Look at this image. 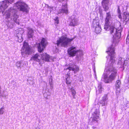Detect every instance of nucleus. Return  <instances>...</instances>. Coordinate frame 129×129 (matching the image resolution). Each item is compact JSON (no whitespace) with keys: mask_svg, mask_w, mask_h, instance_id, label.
Wrapping results in <instances>:
<instances>
[{"mask_svg":"<svg viewBox=\"0 0 129 129\" xmlns=\"http://www.w3.org/2000/svg\"><path fill=\"white\" fill-rule=\"evenodd\" d=\"M93 25L94 27H95V32L96 34H99L101 32V29L99 25V20L94 19L93 22Z\"/></svg>","mask_w":129,"mask_h":129,"instance_id":"1a4fd4ad","label":"nucleus"},{"mask_svg":"<svg viewBox=\"0 0 129 129\" xmlns=\"http://www.w3.org/2000/svg\"><path fill=\"white\" fill-rule=\"evenodd\" d=\"M47 43V40L45 38H43L42 40L41 43L39 44L38 46L39 52H42L44 48H45Z\"/></svg>","mask_w":129,"mask_h":129,"instance_id":"6e6552de","label":"nucleus"},{"mask_svg":"<svg viewBox=\"0 0 129 129\" xmlns=\"http://www.w3.org/2000/svg\"><path fill=\"white\" fill-rule=\"evenodd\" d=\"M114 47V44L113 43L108 48V51H107L110 56V62L111 63L109 65L105 70L106 75L103 79V80L106 83L111 82L115 79L117 76V70L113 66V63L115 61Z\"/></svg>","mask_w":129,"mask_h":129,"instance_id":"f257e3e1","label":"nucleus"},{"mask_svg":"<svg viewBox=\"0 0 129 129\" xmlns=\"http://www.w3.org/2000/svg\"><path fill=\"white\" fill-rule=\"evenodd\" d=\"M5 112V109L4 107H2L0 108V114H3Z\"/></svg>","mask_w":129,"mask_h":129,"instance_id":"c85d7f7f","label":"nucleus"},{"mask_svg":"<svg viewBox=\"0 0 129 129\" xmlns=\"http://www.w3.org/2000/svg\"><path fill=\"white\" fill-rule=\"evenodd\" d=\"M108 99L107 96V95L105 94L103 97L102 100L104 101L107 102V100Z\"/></svg>","mask_w":129,"mask_h":129,"instance_id":"bb28decb","label":"nucleus"},{"mask_svg":"<svg viewBox=\"0 0 129 129\" xmlns=\"http://www.w3.org/2000/svg\"><path fill=\"white\" fill-rule=\"evenodd\" d=\"M70 73L69 72L67 74V75L69 77L70 76Z\"/></svg>","mask_w":129,"mask_h":129,"instance_id":"a19ab883","label":"nucleus"},{"mask_svg":"<svg viewBox=\"0 0 129 129\" xmlns=\"http://www.w3.org/2000/svg\"><path fill=\"white\" fill-rule=\"evenodd\" d=\"M78 20L76 18L72 17L71 21L69 24L70 26H74L77 25L78 23Z\"/></svg>","mask_w":129,"mask_h":129,"instance_id":"dca6fc26","label":"nucleus"},{"mask_svg":"<svg viewBox=\"0 0 129 129\" xmlns=\"http://www.w3.org/2000/svg\"><path fill=\"white\" fill-rule=\"evenodd\" d=\"M126 43H129V33L128 34V35L126 39Z\"/></svg>","mask_w":129,"mask_h":129,"instance_id":"e433bc0d","label":"nucleus"},{"mask_svg":"<svg viewBox=\"0 0 129 129\" xmlns=\"http://www.w3.org/2000/svg\"><path fill=\"white\" fill-rule=\"evenodd\" d=\"M31 60L37 61L41 65L44 63L43 59H41V56L38 54H36L31 57Z\"/></svg>","mask_w":129,"mask_h":129,"instance_id":"9d476101","label":"nucleus"},{"mask_svg":"<svg viewBox=\"0 0 129 129\" xmlns=\"http://www.w3.org/2000/svg\"><path fill=\"white\" fill-rule=\"evenodd\" d=\"M128 123H129V122H128Z\"/></svg>","mask_w":129,"mask_h":129,"instance_id":"09e8293b","label":"nucleus"},{"mask_svg":"<svg viewBox=\"0 0 129 129\" xmlns=\"http://www.w3.org/2000/svg\"><path fill=\"white\" fill-rule=\"evenodd\" d=\"M109 26L108 29L106 30H109L110 33L113 36V37L116 40L120 38L121 37V30H118L117 31V29L115 27L114 25H109Z\"/></svg>","mask_w":129,"mask_h":129,"instance_id":"20e7f679","label":"nucleus"},{"mask_svg":"<svg viewBox=\"0 0 129 129\" xmlns=\"http://www.w3.org/2000/svg\"><path fill=\"white\" fill-rule=\"evenodd\" d=\"M98 88L99 92L100 93H101L103 89L102 88L101 86L100 85L99 86Z\"/></svg>","mask_w":129,"mask_h":129,"instance_id":"c756f323","label":"nucleus"},{"mask_svg":"<svg viewBox=\"0 0 129 129\" xmlns=\"http://www.w3.org/2000/svg\"><path fill=\"white\" fill-rule=\"evenodd\" d=\"M47 7L49 9H50V12L51 11L53 10V7H50L48 5H47Z\"/></svg>","mask_w":129,"mask_h":129,"instance_id":"c9c22d12","label":"nucleus"},{"mask_svg":"<svg viewBox=\"0 0 129 129\" xmlns=\"http://www.w3.org/2000/svg\"><path fill=\"white\" fill-rule=\"evenodd\" d=\"M41 59H43L44 63V61H49L50 58L49 55L46 53H43L41 55Z\"/></svg>","mask_w":129,"mask_h":129,"instance_id":"2eb2a0df","label":"nucleus"},{"mask_svg":"<svg viewBox=\"0 0 129 129\" xmlns=\"http://www.w3.org/2000/svg\"><path fill=\"white\" fill-rule=\"evenodd\" d=\"M24 33V30L21 28L17 29L15 31V36L17 38L18 41L19 42L23 41L22 35Z\"/></svg>","mask_w":129,"mask_h":129,"instance_id":"0eeeda50","label":"nucleus"},{"mask_svg":"<svg viewBox=\"0 0 129 129\" xmlns=\"http://www.w3.org/2000/svg\"><path fill=\"white\" fill-rule=\"evenodd\" d=\"M23 47L25 49L26 48L29 47V46H28L27 43L25 42L24 43Z\"/></svg>","mask_w":129,"mask_h":129,"instance_id":"473e14b6","label":"nucleus"},{"mask_svg":"<svg viewBox=\"0 0 129 129\" xmlns=\"http://www.w3.org/2000/svg\"><path fill=\"white\" fill-rule=\"evenodd\" d=\"M69 78H68V77H67L66 79V83L67 84H70L71 83V81L69 80L68 79Z\"/></svg>","mask_w":129,"mask_h":129,"instance_id":"f704fd0d","label":"nucleus"},{"mask_svg":"<svg viewBox=\"0 0 129 129\" xmlns=\"http://www.w3.org/2000/svg\"><path fill=\"white\" fill-rule=\"evenodd\" d=\"M55 21V24L56 25V24H58L59 23L58 18L56 17V19H54Z\"/></svg>","mask_w":129,"mask_h":129,"instance_id":"2f4dec72","label":"nucleus"},{"mask_svg":"<svg viewBox=\"0 0 129 129\" xmlns=\"http://www.w3.org/2000/svg\"><path fill=\"white\" fill-rule=\"evenodd\" d=\"M129 63V58H127L125 60H124V63H123V66L124 65L126 66L127 64Z\"/></svg>","mask_w":129,"mask_h":129,"instance_id":"5701e85b","label":"nucleus"},{"mask_svg":"<svg viewBox=\"0 0 129 129\" xmlns=\"http://www.w3.org/2000/svg\"><path fill=\"white\" fill-rule=\"evenodd\" d=\"M118 13H120V9L119 7H118Z\"/></svg>","mask_w":129,"mask_h":129,"instance_id":"ea45409f","label":"nucleus"},{"mask_svg":"<svg viewBox=\"0 0 129 129\" xmlns=\"http://www.w3.org/2000/svg\"><path fill=\"white\" fill-rule=\"evenodd\" d=\"M68 52L70 56L73 57L75 55L78 51L76 50L75 47L72 46L68 49Z\"/></svg>","mask_w":129,"mask_h":129,"instance_id":"9b49d317","label":"nucleus"},{"mask_svg":"<svg viewBox=\"0 0 129 129\" xmlns=\"http://www.w3.org/2000/svg\"><path fill=\"white\" fill-rule=\"evenodd\" d=\"M22 61H21L17 62L16 64V66H17V68H21V63Z\"/></svg>","mask_w":129,"mask_h":129,"instance_id":"b1692460","label":"nucleus"},{"mask_svg":"<svg viewBox=\"0 0 129 129\" xmlns=\"http://www.w3.org/2000/svg\"><path fill=\"white\" fill-rule=\"evenodd\" d=\"M7 96V95H3V96H4V97H6V96Z\"/></svg>","mask_w":129,"mask_h":129,"instance_id":"a18cd8bd","label":"nucleus"},{"mask_svg":"<svg viewBox=\"0 0 129 129\" xmlns=\"http://www.w3.org/2000/svg\"><path fill=\"white\" fill-rule=\"evenodd\" d=\"M123 19L125 21L127 22L129 20V14L128 13L126 12L123 13Z\"/></svg>","mask_w":129,"mask_h":129,"instance_id":"412c9836","label":"nucleus"},{"mask_svg":"<svg viewBox=\"0 0 129 129\" xmlns=\"http://www.w3.org/2000/svg\"><path fill=\"white\" fill-rule=\"evenodd\" d=\"M16 10L14 8H11L9 9L8 11H7L5 13L6 18H11V16H13V20L17 24H19V20L17 18H18V16L16 13Z\"/></svg>","mask_w":129,"mask_h":129,"instance_id":"f03ea898","label":"nucleus"},{"mask_svg":"<svg viewBox=\"0 0 129 129\" xmlns=\"http://www.w3.org/2000/svg\"><path fill=\"white\" fill-rule=\"evenodd\" d=\"M79 54L81 55L82 54V52H79Z\"/></svg>","mask_w":129,"mask_h":129,"instance_id":"c03bdc74","label":"nucleus"},{"mask_svg":"<svg viewBox=\"0 0 129 129\" xmlns=\"http://www.w3.org/2000/svg\"><path fill=\"white\" fill-rule=\"evenodd\" d=\"M121 84V82L119 80L117 81L116 83V87H119Z\"/></svg>","mask_w":129,"mask_h":129,"instance_id":"a878e982","label":"nucleus"},{"mask_svg":"<svg viewBox=\"0 0 129 129\" xmlns=\"http://www.w3.org/2000/svg\"><path fill=\"white\" fill-rule=\"evenodd\" d=\"M36 129H40V128L38 127V128H36Z\"/></svg>","mask_w":129,"mask_h":129,"instance_id":"de8ad7c7","label":"nucleus"},{"mask_svg":"<svg viewBox=\"0 0 129 129\" xmlns=\"http://www.w3.org/2000/svg\"><path fill=\"white\" fill-rule=\"evenodd\" d=\"M121 16L120 15L119 16V18H121Z\"/></svg>","mask_w":129,"mask_h":129,"instance_id":"49530a36","label":"nucleus"},{"mask_svg":"<svg viewBox=\"0 0 129 129\" xmlns=\"http://www.w3.org/2000/svg\"><path fill=\"white\" fill-rule=\"evenodd\" d=\"M74 39H69L67 38V36H63L60 38L59 40H57L56 44L58 46H67L69 42L72 41Z\"/></svg>","mask_w":129,"mask_h":129,"instance_id":"7ed1b4c3","label":"nucleus"},{"mask_svg":"<svg viewBox=\"0 0 129 129\" xmlns=\"http://www.w3.org/2000/svg\"><path fill=\"white\" fill-rule=\"evenodd\" d=\"M9 4L5 0L0 2V9L3 13L4 11L8 7Z\"/></svg>","mask_w":129,"mask_h":129,"instance_id":"f8f14e48","label":"nucleus"},{"mask_svg":"<svg viewBox=\"0 0 129 129\" xmlns=\"http://www.w3.org/2000/svg\"><path fill=\"white\" fill-rule=\"evenodd\" d=\"M100 103L102 105V106H103L106 105L107 104V102L101 100L100 101Z\"/></svg>","mask_w":129,"mask_h":129,"instance_id":"393cba45","label":"nucleus"},{"mask_svg":"<svg viewBox=\"0 0 129 129\" xmlns=\"http://www.w3.org/2000/svg\"><path fill=\"white\" fill-rule=\"evenodd\" d=\"M15 6L20 11L27 12L28 11V6L25 3L18 2L15 4Z\"/></svg>","mask_w":129,"mask_h":129,"instance_id":"39448f33","label":"nucleus"},{"mask_svg":"<svg viewBox=\"0 0 129 129\" xmlns=\"http://www.w3.org/2000/svg\"><path fill=\"white\" fill-rule=\"evenodd\" d=\"M124 59L123 58L120 57L119 58L118 62V64H121V66H123V63H124Z\"/></svg>","mask_w":129,"mask_h":129,"instance_id":"4be33fe9","label":"nucleus"},{"mask_svg":"<svg viewBox=\"0 0 129 129\" xmlns=\"http://www.w3.org/2000/svg\"><path fill=\"white\" fill-rule=\"evenodd\" d=\"M112 17L111 14V12H109L106 13V15L105 20V24L104 25V28L106 30H107L109 27V25L110 22Z\"/></svg>","mask_w":129,"mask_h":129,"instance_id":"423d86ee","label":"nucleus"},{"mask_svg":"<svg viewBox=\"0 0 129 129\" xmlns=\"http://www.w3.org/2000/svg\"><path fill=\"white\" fill-rule=\"evenodd\" d=\"M37 23H38V25H40L41 23L39 22V21H38L37 22Z\"/></svg>","mask_w":129,"mask_h":129,"instance_id":"79ce46f5","label":"nucleus"},{"mask_svg":"<svg viewBox=\"0 0 129 129\" xmlns=\"http://www.w3.org/2000/svg\"><path fill=\"white\" fill-rule=\"evenodd\" d=\"M99 112L98 110H96L93 114V118L92 121H97V119L99 117Z\"/></svg>","mask_w":129,"mask_h":129,"instance_id":"a211bd4d","label":"nucleus"},{"mask_svg":"<svg viewBox=\"0 0 129 129\" xmlns=\"http://www.w3.org/2000/svg\"><path fill=\"white\" fill-rule=\"evenodd\" d=\"M27 29L28 30L27 34L28 37L29 38H32L34 33V31L33 29L29 27L27 28Z\"/></svg>","mask_w":129,"mask_h":129,"instance_id":"aec40b11","label":"nucleus"},{"mask_svg":"<svg viewBox=\"0 0 129 129\" xmlns=\"http://www.w3.org/2000/svg\"><path fill=\"white\" fill-rule=\"evenodd\" d=\"M24 52H22V55L24 54V53L25 54H27L29 55L31 54L32 52V49L30 48L29 47L26 48L24 49Z\"/></svg>","mask_w":129,"mask_h":129,"instance_id":"6ab92c4d","label":"nucleus"},{"mask_svg":"<svg viewBox=\"0 0 129 129\" xmlns=\"http://www.w3.org/2000/svg\"><path fill=\"white\" fill-rule=\"evenodd\" d=\"M69 69V71H74L75 73L78 71L79 70V68L76 65L71 63L70 64L69 67L67 68L66 70Z\"/></svg>","mask_w":129,"mask_h":129,"instance_id":"ddd939ff","label":"nucleus"},{"mask_svg":"<svg viewBox=\"0 0 129 129\" xmlns=\"http://www.w3.org/2000/svg\"><path fill=\"white\" fill-rule=\"evenodd\" d=\"M49 82H52V79L51 76L49 78Z\"/></svg>","mask_w":129,"mask_h":129,"instance_id":"58836bf2","label":"nucleus"},{"mask_svg":"<svg viewBox=\"0 0 129 129\" xmlns=\"http://www.w3.org/2000/svg\"><path fill=\"white\" fill-rule=\"evenodd\" d=\"M57 1L59 2H61L62 1H63V0H57Z\"/></svg>","mask_w":129,"mask_h":129,"instance_id":"37998d69","label":"nucleus"},{"mask_svg":"<svg viewBox=\"0 0 129 129\" xmlns=\"http://www.w3.org/2000/svg\"><path fill=\"white\" fill-rule=\"evenodd\" d=\"M68 12V11L67 4H65L64 5H62V8L59 10L58 13L59 14L64 13L67 14Z\"/></svg>","mask_w":129,"mask_h":129,"instance_id":"f3484780","label":"nucleus"},{"mask_svg":"<svg viewBox=\"0 0 129 129\" xmlns=\"http://www.w3.org/2000/svg\"><path fill=\"white\" fill-rule=\"evenodd\" d=\"M109 3V0H102V4L105 11H107L109 9L108 5Z\"/></svg>","mask_w":129,"mask_h":129,"instance_id":"4468645a","label":"nucleus"},{"mask_svg":"<svg viewBox=\"0 0 129 129\" xmlns=\"http://www.w3.org/2000/svg\"><path fill=\"white\" fill-rule=\"evenodd\" d=\"M116 94L117 95H119V94L120 89L119 88V87H116Z\"/></svg>","mask_w":129,"mask_h":129,"instance_id":"7c9ffc66","label":"nucleus"},{"mask_svg":"<svg viewBox=\"0 0 129 129\" xmlns=\"http://www.w3.org/2000/svg\"><path fill=\"white\" fill-rule=\"evenodd\" d=\"M5 1H6L8 3H9H9L10 4H11L12 3L14 2V0H5Z\"/></svg>","mask_w":129,"mask_h":129,"instance_id":"72a5a7b5","label":"nucleus"},{"mask_svg":"<svg viewBox=\"0 0 129 129\" xmlns=\"http://www.w3.org/2000/svg\"><path fill=\"white\" fill-rule=\"evenodd\" d=\"M71 89V90L72 94L73 96V98H74V95L76 94V92L72 88Z\"/></svg>","mask_w":129,"mask_h":129,"instance_id":"cd10ccee","label":"nucleus"},{"mask_svg":"<svg viewBox=\"0 0 129 129\" xmlns=\"http://www.w3.org/2000/svg\"><path fill=\"white\" fill-rule=\"evenodd\" d=\"M50 86V88L51 89H52L53 88V86L52 84V82H49Z\"/></svg>","mask_w":129,"mask_h":129,"instance_id":"4c0bfd02","label":"nucleus"}]
</instances>
